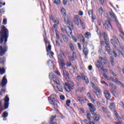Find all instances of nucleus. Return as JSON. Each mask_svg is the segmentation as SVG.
Returning <instances> with one entry per match:
<instances>
[{
  "mask_svg": "<svg viewBox=\"0 0 124 124\" xmlns=\"http://www.w3.org/2000/svg\"><path fill=\"white\" fill-rule=\"evenodd\" d=\"M0 33V56L2 57L8 50V47L5 45L8 38V30L3 26Z\"/></svg>",
  "mask_w": 124,
  "mask_h": 124,
  "instance_id": "1",
  "label": "nucleus"
},
{
  "mask_svg": "<svg viewBox=\"0 0 124 124\" xmlns=\"http://www.w3.org/2000/svg\"><path fill=\"white\" fill-rule=\"evenodd\" d=\"M66 58L65 54L63 52L58 56V63L61 68H63L65 65L67 67H70L72 65V63L70 62H67L65 64L64 59Z\"/></svg>",
  "mask_w": 124,
  "mask_h": 124,
  "instance_id": "2",
  "label": "nucleus"
},
{
  "mask_svg": "<svg viewBox=\"0 0 124 124\" xmlns=\"http://www.w3.org/2000/svg\"><path fill=\"white\" fill-rule=\"evenodd\" d=\"M100 36L101 37V36L104 37L105 43L107 45L105 47V51H107L108 52V53H109V54H110L111 55H113L115 58H117V54H116V52L114 51L112 52L111 50V47H110V45H109V44L108 43V37L107 36V35L105 32H104L102 34H100Z\"/></svg>",
  "mask_w": 124,
  "mask_h": 124,
  "instance_id": "3",
  "label": "nucleus"
},
{
  "mask_svg": "<svg viewBox=\"0 0 124 124\" xmlns=\"http://www.w3.org/2000/svg\"><path fill=\"white\" fill-rule=\"evenodd\" d=\"M49 78L50 80H51L52 79L53 81L54 82V83H56L57 85V88L58 90H59V92H62V85H61V82L56 77V76L53 74V73H50L49 74Z\"/></svg>",
  "mask_w": 124,
  "mask_h": 124,
  "instance_id": "4",
  "label": "nucleus"
},
{
  "mask_svg": "<svg viewBox=\"0 0 124 124\" xmlns=\"http://www.w3.org/2000/svg\"><path fill=\"white\" fill-rule=\"evenodd\" d=\"M45 42L46 43V51L47 53V55H49V53L51 52V45H50V42H49V41H48L47 39H45Z\"/></svg>",
  "mask_w": 124,
  "mask_h": 124,
  "instance_id": "5",
  "label": "nucleus"
},
{
  "mask_svg": "<svg viewBox=\"0 0 124 124\" xmlns=\"http://www.w3.org/2000/svg\"><path fill=\"white\" fill-rule=\"evenodd\" d=\"M103 26L105 29H106L107 31H109V30H111V29H112L111 23L108 21H106L103 24Z\"/></svg>",
  "mask_w": 124,
  "mask_h": 124,
  "instance_id": "6",
  "label": "nucleus"
},
{
  "mask_svg": "<svg viewBox=\"0 0 124 124\" xmlns=\"http://www.w3.org/2000/svg\"><path fill=\"white\" fill-rule=\"evenodd\" d=\"M4 106L5 109H7L8 106H9V97L7 95L4 100Z\"/></svg>",
  "mask_w": 124,
  "mask_h": 124,
  "instance_id": "7",
  "label": "nucleus"
},
{
  "mask_svg": "<svg viewBox=\"0 0 124 124\" xmlns=\"http://www.w3.org/2000/svg\"><path fill=\"white\" fill-rule=\"evenodd\" d=\"M111 81L112 82H113L114 83H115L117 85H121L122 86V87H123V88L124 87V84L122 82L120 81L119 80H118V78H112V79Z\"/></svg>",
  "mask_w": 124,
  "mask_h": 124,
  "instance_id": "8",
  "label": "nucleus"
},
{
  "mask_svg": "<svg viewBox=\"0 0 124 124\" xmlns=\"http://www.w3.org/2000/svg\"><path fill=\"white\" fill-rule=\"evenodd\" d=\"M110 42L112 45H114V46H116V45H120V42H119V40H118V38H115L114 39H111L110 40Z\"/></svg>",
  "mask_w": 124,
  "mask_h": 124,
  "instance_id": "9",
  "label": "nucleus"
},
{
  "mask_svg": "<svg viewBox=\"0 0 124 124\" xmlns=\"http://www.w3.org/2000/svg\"><path fill=\"white\" fill-rule=\"evenodd\" d=\"M88 105L90 108V111L91 112L92 114L93 115V113H94V111H95V107L92 103H89Z\"/></svg>",
  "mask_w": 124,
  "mask_h": 124,
  "instance_id": "10",
  "label": "nucleus"
},
{
  "mask_svg": "<svg viewBox=\"0 0 124 124\" xmlns=\"http://www.w3.org/2000/svg\"><path fill=\"white\" fill-rule=\"evenodd\" d=\"M55 97L56 96H55V94H51L48 97V101L52 105H54V99H55Z\"/></svg>",
  "mask_w": 124,
  "mask_h": 124,
  "instance_id": "11",
  "label": "nucleus"
},
{
  "mask_svg": "<svg viewBox=\"0 0 124 124\" xmlns=\"http://www.w3.org/2000/svg\"><path fill=\"white\" fill-rule=\"evenodd\" d=\"M80 40L82 42V45L83 46V48H87V46L88 45V42L85 41V37L83 35H81L80 37Z\"/></svg>",
  "mask_w": 124,
  "mask_h": 124,
  "instance_id": "12",
  "label": "nucleus"
},
{
  "mask_svg": "<svg viewBox=\"0 0 124 124\" xmlns=\"http://www.w3.org/2000/svg\"><path fill=\"white\" fill-rule=\"evenodd\" d=\"M6 84H7V79H6V76H4L2 79L1 87L2 88L5 87Z\"/></svg>",
  "mask_w": 124,
  "mask_h": 124,
  "instance_id": "13",
  "label": "nucleus"
},
{
  "mask_svg": "<svg viewBox=\"0 0 124 124\" xmlns=\"http://www.w3.org/2000/svg\"><path fill=\"white\" fill-rule=\"evenodd\" d=\"M96 66L98 68H100L102 71H104V72H107V69H105L104 66L100 67V63H99V62H98L96 63Z\"/></svg>",
  "mask_w": 124,
  "mask_h": 124,
  "instance_id": "14",
  "label": "nucleus"
},
{
  "mask_svg": "<svg viewBox=\"0 0 124 124\" xmlns=\"http://www.w3.org/2000/svg\"><path fill=\"white\" fill-rule=\"evenodd\" d=\"M74 18H75V24L76 25H77V26H79V20H81L80 19V16L78 15H75L74 16Z\"/></svg>",
  "mask_w": 124,
  "mask_h": 124,
  "instance_id": "15",
  "label": "nucleus"
},
{
  "mask_svg": "<svg viewBox=\"0 0 124 124\" xmlns=\"http://www.w3.org/2000/svg\"><path fill=\"white\" fill-rule=\"evenodd\" d=\"M109 16L112 19H114L115 21L116 22L117 24H119V21L117 19V16H116V15L114 14L113 12H110L109 13Z\"/></svg>",
  "mask_w": 124,
  "mask_h": 124,
  "instance_id": "16",
  "label": "nucleus"
},
{
  "mask_svg": "<svg viewBox=\"0 0 124 124\" xmlns=\"http://www.w3.org/2000/svg\"><path fill=\"white\" fill-rule=\"evenodd\" d=\"M104 93L107 99H110V98H111V94H110V93L108 91L105 90L104 92Z\"/></svg>",
  "mask_w": 124,
  "mask_h": 124,
  "instance_id": "17",
  "label": "nucleus"
},
{
  "mask_svg": "<svg viewBox=\"0 0 124 124\" xmlns=\"http://www.w3.org/2000/svg\"><path fill=\"white\" fill-rule=\"evenodd\" d=\"M83 53L85 56V59H88V55H89V49L88 47H84L83 49Z\"/></svg>",
  "mask_w": 124,
  "mask_h": 124,
  "instance_id": "18",
  "label": "nucleus"
},
{
  "mask_svg": "<svg viewBox=\"0 0 124 124\" xmlns=\"http://www.w3.org/2000/svg\"><path fill=\"white\" fill-rule=\"evenodd\" d=\"M109 108L111 111H115L116 109V106L115 105V103H110L109 105Z\"/></svg>",
  "mask_w": 124,
  "mask_h": 124,
  "instance_id": "19",
  "label": "nucleus"
},
{
  "mask_svg": "<svg viewBox=\"0 0 124 124\" xmlns=\"http://www.w3.org/2000/svg\"><path fill=\"white\" fill-rule=\"evenodd\" d=\"M47 64L48 66L50 67V68H54V63L53 62V61L51 60H49L47 62Z\"/></svg>",
  "mask_w": 124,
  "mask_h": 124,
  "instance_id": "20",
  "label": "nucleus"
},
{
  "mask_svg": "<svg viewBox=\"0 0 124 124\" xmlns=\"http://www.w3.org/2000/svg\"><path fill=\"white\" fill-rule=\"evenodd\" d=\"M65 90L67 92H68V93L70 92V91H71V88L69 87V85H68V83H65Z\"/></svg>",
  "mask_w": 124,
  "mask_h": 124,
  "instance_id": "21",
  "label": "nucleus"
},
{
  "mask_svg": "<svg viewBox=\"0 0 124 124\" xmlns=\"http://www.w3.org/2000/svg\"><path fill=\"white\" fill-rule=\"evenodd\" d=\"M87 96L88 98H89V99L93 102V103H94V99H93L92 96L91 95V93H87Z\"/></svg>",
  "mask_w": 124,
  "mask_h": 124,
  "instance_id": "22",
  "label": "nucleus"
},
{
  "mask_svg": "<svg viewBox=\"0 0 124 124\" xmlns=\"http://www.w3.org/2000/svg\"><path fill=\"white\" fill-rule=\"evenodd\" d=\"M103 76L104 77V78H105V79H107V80H108V81H112V80L113 79V78L112 77H108V76H107V75L104 74L103 75Z\"/></svg>",
  "mask_w": 124,
  "mask_h": 124,
  "instance_id": "23",
  "label": "nucleus"
},
{
  "mask_svg": "<svg viewBox=\"0 0 124 124\" xmlns=\"http://www.w3.org/2000/svg\"><path fill=\"white\" fill-rule=\"evenodd\" d=\"M99 60L101 61L102 64H105L106 63V60L102 57H99Z\"/></svg>",
  "mask_w": 124,
  "mask_h": 124,
  "instance_id": "24",
  "label": "nucleus"
},
{
  "mask_svg": "<svg viewBox=\"0 0 124 124\" xmlns=\"http://www.w3.org/2000/svg\"><path fill=\"white\" fill-rule=\"evenodd\" d=\"M61 10L62 15H63L64 17H66V12H65V10L64 9V8H61Z\"/></svg>",
  "mask_w": 124,
  "mask_h": 124,
  "instance_id": "25",
  "label": "nucleus"
},
{
  "mask_svg": "<svg viewBox=\"0 0 124 124\" xmlns=\"http://www.w3.org/2000/svg\"><path fill=\"white\" fill-rule=\"evenodd\" d=\"M85 37H86V38H88V39L91 38V37H92V34L90 32H87L85 34Z\"/></svg>",
  "mask_w": 124,
  "mask_h": 124,
  "instance_id": "26",
  "label": "nucleus"
},
{
  "mask_svg": "<svg viewBox=\"0 0 124 124\" xmlns=\"http://www.w3.org/2000/svg\"><path fill=\"white\" fill-rule=\"evenodd\" d=\"M69 47L70 48V49H71V51H72V52H74V51H75V48H74V46L71 43H69Z\"/></svg>",
  "mask_w": 124,
  "mask_h": 124,
  "instance_id": "27",
  "label": "nucleus"
},
{
  "mask_svg": "<svg viewBox=\"0 0 124 124\" xmlns=\"http://www.w3.org/2000/svg\"><path fill=\"white\" fill-rule=\"evenodd\" d=\"M7 117H8V112L5 111L2 114V117L4 119L7 118Z\"/></svg>",
  "mask_w": 124,
  "mask_h": 124,
  "instance_id": "28",
  "label": "nucleus"
},
{
  "mask_svg": "<svg viewBox=\"0 0 124 124\" xmlns=\"http://www.w3.org/2000/svg\"><path fill=\"white\" fill-rule=\"evenodd\" d=\"M62 38L64 40V41L66 42V43H67V42H68V38H67V37H66V36H65V35H62Z\"/></svg>",
  "mask_w": 124,
  "mask_h": 124,
  "instance_id": "29",
  "label": "nucleus"
},
{
  "mask_svg": "<svg viewBox=\"0 0 124 124\" xmlns=\"http://www.w3.org/2000/svg\"><path fill=\"white\" fill-rule=\"evenodd\" d=\"M110 60L111 65H112V66H114V65H115V62H114V60H115V58H114V57H110Z\"/></svg>",
  "mask_w": 124,
  "mask_h": 124,
  "instance_id": "30",
  "label": "nucleus"
},
{
  "mask_svg": "<svg viewBox=\"0 0 124 124\" xmlns=\"http://www.w3.org/2000/svg\"><path fill=\"white\" fill-rule=\"evenodd\" d=\"M77 79L78 81V82H80L81 79H84V75H82L81 77L80 76H78L77 77Z\"/></svg>",
  "mask_w": 124,
  "mask_h": 124,
  "instance_id": "31",
  "label": "nucleus"
},
{
  "mask_svg": "<svg viewBox=\"0 0 124 124\" xmlns=\"http://www.w3.org/2000/svg\"><path fill=\"white\" fill-rule=\"evenodd\" d=\"M68 85H69V88H70L71 90L74 89V83H73V82H69Z\"/></svg>",
  "mask_w": 124,
  "mask_h": 124,
  "instance_id": "32",
  "label": "nucleus"
},
{
  "mask_svg": "<svg viewBox=\"0 0 124 124\" xmlns=\"http://www.w3.org/2000/svg\"><path fill=\"white\" fill-rule=\"evenodd\" d=\"M95 94L97 95V97L99 98L101 96V91H97L95 92Z\"/></svg>",
  "mask_w": 124,
  "mask_h": 124,
  "instance_id": "33",
  "label": "nucleus"
},
{
  "mask_svg": "<svg viewBox=\"0 0 124 124\" xmlns=\"http://www.w3.org/2000/svg\"><path fill=\"white\" fill-rule=\"evenodd\" d=\"M64 22L66 25H70V20L68 19H66L65 17L64 18Z\"/></svg>",
  "mask_w": 124,
  "mask_h": 124,
  "instance_id": "34",
  "label": "nucleus"
},
{
  "mask_svg": "<svg viewBox=\"0 0 124 124\" xmlns=\"http://www.w3.org/2000/svg\"><path fill=\"white\" fill-rule=\"evenodd\" d=\"M93 119L94 121H99V115L97 114H94L93 116Z\"/></svg>",
  "mask_w": 124,
  "mask_h": 124,
  "instance_id": "35",
  "label": "nucleus"
},
{
  "mask_svg": "<svg viewBox=\"0 0 124 124\" xmlns=\"http://www.w3.org/2000/svg\"><path fill=\"white\" fill-rule=\"evenodd\" d=\"M114 112L116 116V119H117V120H119V121H120V120H121V117L119 116V114L118 113V112H116V110Z\"/></svg>",
  "mask_w": 124,
  "mask_h": 124,
  "instance_id": "36",
  "label": "nucleus"
},
{
  "mask_svg": "<svg viewBox=\"0 0 124 124\" xmlns=\"http://www.w3.org/2000/svg\"><path fill=\"white\" fill-rule=\"evenodd\" d=\"M83 80H85V83L88 84L89 83V79L88 78V77H87L86 76H85L84 77H83Z\"/></svg>",
  "mask_w": 124,
  "mask_h": 124,
  "instance_id": "37",
  "label": "nucleus"
},
{
  "mask_svg": "<svg viewBox=\"0 0 124 124\" xmlns=\"http://www.w3.org/2000/svg\"><path fill=\"white\" fill-rule=\"evenodd\" d=\"M76 57V53L75 52H73L72 54V57H71V61H74V58Z\"/></svg>",
  "mask_w": 124,
  "mask_h": 124,
  "instance_id": "38",
  "label": "nucleus"
},
{
  "mask_svg": "<svg viewBox=\"0 0 124 124\" xmlns=\"http://www.w3.org/2000/svg\"><path fill=\"white\" fill-rule=\"evenodd\" d=\"M57 117L56 116H53L51 117V118L50 119V122H49V124H51L52 123H53L54 119H56V118Z\"/></svg>",
  "mask_w": 124,
  "mask_h": 124,
  "instance_id": "39",
  "label": "nucleus"
},
{
  "mask_svg": "<svg viewBox=\"0 0 124 124\" xmlns=\"http://www.w3.org/2000/svg\"><path fill=\"white\" fill-rule=\"evenodd\" d=\"M54 3H55L57 5H59L60 3H61V0H55L54 1Z\"/></svg>",
  "mask_w": 124,
  "mask_h": 124,
  "instance_id": "40",
  "label": "nucleus"
},
{
  "mask_svg": "<svg viewBox=\"0 0 124 124\" xmlns=\"http://www.w3.org/2000/svg\"><path fill=\"white\" fill-rule=\"evenodd\" d=\"M102 109L103 110V111L104 112V113H105V114H107V113H108V109H107V108L102 107Z\"/></svg>",
  "mask_w": 124,
  "mask_h": 124,
  "instance_id": "41",
  "label": "nucleus"
},
{
  "mask_svg": "<svg viewBox=\"0 0 124 124\" xmlns=\"http://www.w3.org/2000/svg\"><path fill=\"white\" fill-rule=\"evenodd\" d=\"M112 93H113L114 96H118V95H119V93L116 91H113Z\"/></svg>",
  "mask_w": 124,
  "mask_h": 124,
  "instance_id": "42",
  "label": "nucleus"
},
{
  "mask_svg": "<svg viewBox=\"0 0 124 124\" xmlns=\"http://www.w3.org/2000/svg\"><path fill=\"white\" fill-rule=\"evenodd\" d=\"M109 87L110 88H112V89H114V90H116L117 89V87H116L115 85H113L112 83H109Z\"/></svg>",
  "mask_w": 124,
  "mask_h": 124,
  "instance_id": "43",
  "label": "nucleus"
},
{
  "mask_svg": "<svg viewBox=\"0 0 124 124\" xmlns=\"http://www.w3.org/2000/svg\"><path fill=\"white\" fill-rule=\"evenodd\" d=\"M98 12L100 14H101V15L103 14V9H102V8L100 7L99 8Z\"/></svg>",
  "mask_w": 124,
  "mask_h": 124,
  "instance_id": "44",
  "label": "nucleus"
},
{
  "mask_svg": "<svg viewBox=\"0 0 124 124\" xmlns=\"http://www.w3.org/2000/svg\"><path fill=\"white\" fill-rule=\"evenodd\" d=\"M80 25H81L83 29H86V26H85V24L83 23V21L81 20H80Z\"/></svg>",
  "mask_w": 124,
  "mask_h": 124,
  "instance_id": "45",
  "label": "nucleus"
},
{
  "mask_svg": "<svg viewBox=\"0 0 124 124\" xmlns=\"http://www.w3.org/2000/svg\"><path fill=\"white\" fill-rule=\"evenodd\" d=\"M69 30L70 31V32H67V33L68 34V35H72V31H71V29L70 28V27H69Z\"/></svg>",
  "mask_w": 124,
  "mask_h": 124,
  "instance_id": "46",
  "label": "nucleus"
},
{
  "mask_svg": "<svg viewBox=\"0 0 124 124\" xmlns=\"http://www.w3.org/2000/svg\"><path fill=\"white\" fill-rule=\"evenodd\" d=\"M48 55H49L50 58L52 59V58H53V56H54V52L50 51V52H49V54Z\"/></svg>",
  "mask_w": 124,
  "mask_h": 124,
  "instance_id": "47",
  "label": "nucleus"
},
{
  "mask_svg": "<svg viewBox=\"0 0 124 124\" xmlns=\"http://www.w3.org/2000/svg\"><path fill=\"white\" fill-rule=\"evenodd\" d=\"M71 101L69 99H68L66 102V105H67V106H69V105H70V103H71Z\"/></svg>",
  "mask_w": 124,
  "mask_h": 124,
  "instance_id": "48",
  "label": "nucleus"
},
{
  "mask_svg": "<svg viewBox=\"0 0 124 124\" xmlns=\"http://www.w3.org/2000/svg\"><path fill=\"white\" fill-rule=\"evenodd\" d=\"M53 23L55 24H59V20H58V18H54L53 19Z\"/></svg>",
  "mask_w": 124,
  "mask_h": 124,
  "instance_id": "49",
  "label": "nucleus"
},
{
  "mask_svg": "<svg viewBox=\"0 0 124 124\" xmlns=\"http://www.w3.org/2000/svg\"><path fill=\"white\" fill-rule=\"evenodd\" d=\"M0 62L1 64H4V58H0Z\"/></svg>",
  "mask_w": 124,
  "mask_h": 124,
  "instance_id": "50",
  "label": "nucleus"
},
{
  "mask_svg": "<svg viewBox=\"0 0 124 124\" xmlns=\"http://www.w3.org/2000/svg\"><path fill=\"white\" fill-rule=\"evenodd\" d=\"M2 24L3 25H6L7 24V19L6 18L3 19Z\"/></svg>",
  "mask_w": 124,
  "mask_h": 124,
  "instance_id": "51",
  "label": "nucleus"
},
{
  "mask_svg": "<svg viewBox=\"0 0 124 124\" xmlns=\"http://www.w3.org/2000/svg\"><path fill=\"white\" fill-rule=\"evenodd\" d=\"M5 72H4V69H1L0 67V74H4Z\"/></svg>",
  "mask_w": 124,
  "mask_h": 124,
  "instance_id": "52",
  "label": "nucleus"
},
{
  "mask_svg": "<svg viewBox=\"0 0 124 124\" xmlns=\"http://www.w3.org/2000/svg\"><path fill=\"white\" fill-rule=\"evenodd\" d=\"M110 73L113 75L114 77H116L117 75H116V73L115 72H113V71H110Z\"/></svg>",
  "mask_w": 124,
  "mask_h": 124,
  "instance_id": "53",
  "label": "nucleus"
},
{
  "mask_svg": "<svg viewBox=\"0 0 124 124\" xmlns=\"http://www.w3.org/2000/svg\"><path fill=\"white\" fill-rule=\"evenodd\" d=\"M5 92V89H1V91H0V95H1L2 94V93H4Z\"/></svg>",
  "mask_w": 124,
  "mask_h": 124,
  "instance_id": "54",
  "label": "nucleus"
},
{
  "mask_svg": "<svg viewBox=\"0 0 124 124\" xmlns=\"http://www.w3.org/2000/svg\"><path fill=\"white\" fill-rule=\"evenodd\" d=\"M87 118L89 121H91V114L87 113Z\"/></svg>",
  "mask_w": 124,
  "mask_h": 124,
  "instance_id": "55",
  "label": "nucleus"
},
{
  "mask_svg": "<svg viewBox=\"0 0 124 124\" xmlns=\"http://www.w3.org/2000/svg\"><path fill=\"white\" fill-rule=\"evenodd\" d=\"M55 73H56V74H57V75H58V76H60V77L61 76H62V75H61V73H60V72L58 71H55Z\"/></svg>",
  "mask_w": 124,
  "mask_h": 124,
  "instance_id": "56",
  "label": "nucleus"
},
{
  "mask_svg": "<svg viewBox=\"0 0 124 124\" xmlns=\"http://www.w3.org/2000/svg\"><path fill=\"white\" fill-rule=\"evenodd\" d=\"M88 14L89 15V16H91L93 15V10H90L88 11Z\"/></svg>",
  "mask_w": 124,
  "mask_h": 124,
  "instance_id": "57",
  "label": "nucleus"
},
{
  "mask_svg": "<svg viewBox=\"0 0 124 124\" xmlns=\"http://www.w3.org/2000/svg\"><path fill=\"white\" fill-rule=\"evenodd\" d=\"M99 54H100L101 55H103V51H102V49H99L98 50Z\"/></svg>",
  "mask_w": 124,
  "mask_h": 124,
  "instance_id": "58",
  "label": "nucleus"
},
{
  "mask_svg": "<svg viewBox=\"0 0 124 124\" xmlns=\"http://www.w3.org/2000/svg\"><path fill=\"white\" fill-rule=\"evenodd\" d=\"M119 31H120V32L122 33V34H123V35L124 36V31H123V30L121 28L119 29Z\"/></svg>",
  "mask_w": 124,
  "mask_h": 124,
  "instance_id": "59",
  "label": "nucleus"
},
{
  "mask_svg": "<svg viewBox=\"0 0 124 124\" xmlns=\"http://www.w3.org/2000/svg\"><path fill=\"white\" fill-rule=\"evenodd\" d=\"M78 49L79 50H82V47L80 43H78Z\"/></svg>",
  "mask_w": 124,
  "mask_h": 124,
  "instance_id": "60",
  "label": "nucleus"
},
{
  "mask_svg": "<svg viewBox=\"0 0 124 124\" xmlns=\"http://www.w3.org/2000/svg\"><path fill=\"white\" fill-rule=\"evenodd\" d=\"M67 3V0H63V4H64V5H66Z\"/></svg>",
  "mask_w": 124,
  "mask_h": 124,
  "instance_id": "61",
  "label": "nucleus"
},
{
  "mask_svg": "<svg viewBox=\"0 0 124 124\" xmlns=\"http://www.w3.org/2000/svg\"><path fill=\"white\" fill-rule=\"evenodd\" d=\"M97 25L98 26H101V20H98L97 21Z\"/></svg>",
  "mask_w": 124,
  "mask_h": 124,
  "instance_id": "62",
  "label": "nucleus"
},
{
  "mask_svg": "<svg viewBox=\"0 0 124 124\" xmlns=\"http://www.w3.org/2000/svg\"><path fill=\"white\" fill-rule=\"evenodd\" d=\"M83 14H84L81 11H80L78 12V15H79V16H83Z\"/></svg>",
  "mask_w": 124,
  "mask_h": 124,
  "instance_id": "63",
  "label": "nucleus"
},
{
  "mask_svg": "<svg viewBox=\"0 0 124 124\" xmlns=\"http://www.w3.org/2000/svg\"><path fill=\"white\" fill-rule=\"evenodd\" d=\"M64 96L63 95H61L60 96V99L62 100H64Z\"/></svg>",
  "mask_w": 124,
  "mask_h": 124,
  "instance_id": "64",
  "label": "nucleus"
}]
</instances>
